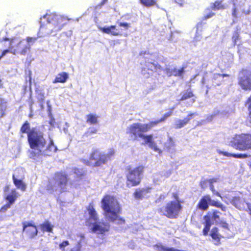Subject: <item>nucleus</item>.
Returning <instances> with one entry per match:
<instances>
[{"instance_id": "1", "label": "nucleus", "mask_w": 251, "mask_h": 251, "mask_svg": "<svg viewBox=\"0 0 251 251\" xmlns=\"http://www.w3.org/2000/svg\"><path fill=\"white\" fill-rule=\"evenodd\" d=\"M174 109V108H172L171 110ZM172 114V111H171L164 114L159 119L151 121L147 124L133 123L127 128L126 133L133 140H136L137 138L144 140L145 144H148L149 147L154 151L161 153L162 151L157 147L156 144L153 141V135L151 134H144V133L149 132L158 124L164 122Z\"/></svg>"}, {"instance_id": "2", "label": "nucleus", "mask_w": 251, "mask_h": 251, "mask_svg": "<svg viewBox=\"0 0 251 251\" xmlns=\"http://www.w3.org/2000/svg\"><path fill=\"white\" fill-rule=\"evenodd\" d=\"M30 126L28 121H25L20 128L22 133H27V141L32 151L29 152V157L36 159L43 154L42 150L45 147L47 142L43 133L36 128L30 129Z\"/></svg>"}, {"instance_id": "3", "label": "nucleus", "mask_w": 251, "mask_h": 251, "mask_svg": "<svg viewBox=\"0 0 251 251\" xmlns=\"http://www.w3.org/2000/svg\"><path fill=\"white\" fill-rule=\"evenodd\" d=\"M101 208L104 212V215L108 220L114 222L118 220L122 224L125 223V220L119 215L121 213V206L113 196L105 195L101 201Z\"/></svg>"}, {"instance_id": "4", "label": "nucleus", "mask_w": 251, "mask_h": 251, "mask_svg": "<svg viewBox=\"0 0 251 251\" xmlns=\"http://www.w3.org/2000/svg\"><path fill=\"white\" fill-rule=\"evenodd\" d=\"M144 170L145 167L142 165H138L134 168L130 165L128 166L126 168V186L130 188L139 185L143 178Z\"/></svg>"}, {"instance_id": "5", "label": "nucleus", "mask_w": 251, "mask_h": 251, "mask_svg": "<svg viewBox=\"0 0 251 251\" xmlns=\"http://www.w3.org/2000/svg\"><path fill=\"white\" fill-rule=\"evenodd\" d=\"M182 201H170L157 209L158 213L169 219H176L182 209Z\"/></svg>"}, {"instance_id": "6", "label": "nucleus", "mask_w": 251, "mask_h": 251, "mask_svg": "<svg viewBox=\"0 0 251 251\" xmlns=\"http://www.w3.org/2000/svg\"><path fill=\"white\" fill-rule=\"evenodd\" d=\"M52 179L54 184L50 181H49L48 184L46 187L47 191L50 193L57 190L56 187L60 189L61 193L66 191V186L68 182V176L63 171L56 172L54 174Z\"/></svg>"}, {"instance_id": "7", "label": "nucleus", "mask_w": 251, "mask_h": 251, "mask_svg": "<svg viewBox=\"0 0 251 251\" xmlns=\"http://www.w3.org/2000/svg\"><path fill=\"white\" fill-rule=\"evenodd\" d=\"M231 146L240 151L251 150V133L236 135L230 141Z\"/></svg>"}, {"instance_id": "8", "label": "nucleus", "mask_w": 251, "mask_h": 251, "mask_svg": "<svg viewBox=\"0 0 251 251\" xmlns=\"http://www.w3.org/2000/svg\"><path fill=\"white\" fill-rule=\"evenodd\" d=\"M209 205L220 208L223 211H226V207L219 201L212 200L208 195L203 196L199 201L197 205V208L202 211H206Z\"/></svg>"}, {"instance_id": "9", "label": "nucleus", "mask_w": 251, "mask_h": 251, "mask_svg": "<svg viewBox=\"0 0 251 251\" xmlns=\"http://www.w3.org/2000/svg\"><path fill=\"white\" fill-rule=\"evenodd\" d=\"M9 189V186L7 185L3 188V192L6 193L4 195V199L6 201V203L3 205L0 208V211L4 212L8 209L10 208L19 197L20 195L15 189H12L7 193Z\"/></svg>"}, {"instance_id": "10", "label": "nucleus", "mask_w": 251, "mask_h": 251, "mask_svg": "<svg viewBox=\"0 0 251 251\" xmlns=\"http://www.w3.org/2000/svg\"><path fill=\"white\" fill-rule=\"evenodd\" d=\"M238 84L245 91L251 90V71L243 69L239 72Z\"/></svg>"}, {"instance_id": "11", "label": "nucleus", "mask_w": 251, "mask_h": 251, "mask_svg": "<svg viewBox=\"0 0 251 251\" xmlns=\"http://www.w3.org/2000/svg\"><path fill=\"white\" fill-rule=\"evenodd\" d=\"M90 161H94L92 166L100 167L106 163V157L105 153L100 151L99 149H93L89 156Z\"/></svg>"}, {"instance_id": "12", "label": "nucleus", "mask_w": 251, "mask_h": 251, "mask_svg": "<svg viewBox=\"0 0 251 251\" xmlns=\"http://www.w3.org/2000/svg\"><path fill=\"white\" fill-rule=\"evenodd\" d=\"M23 224V231L29 239L35 238L38 234L37 226L31 222H25Z\"/></svg>"}, {"instance_id": "13", "label": "nucleus", "mask_w": 251, "mask_h": 251, "mask_svg": "<svg viewBox=\"0 0 251 251\" xmlns=\"http://www.w3.org/2000/svg\"><path fill=\"white\" fill-rule=\"evenodd\" d=\"M44 18H47L49 23L54 22L53 24L56 30H61L65 25L63 23L64 19L62 17L54 14H46L44 16Z\"/></svg>"}, {"instance_id": "14", "label": "nucleus", "mask_w": 251, "mask_h": 251, "mask_svg": "<svg viewBox=\"0 0 251 251\" xmlns=\"http://www.w3.org/2000/svg\"><path fill=\"white\" fill-rule=\"evenodd\" d=\"M161 66L158 64H154L151 62H147L144 67L142 68L141 72L143 75H148L152 74L157 70H161Z\"/></svg>"}, {"instance_id": "15", "label": "nucleus", "mask_w": 251, "mask_h": 251, "mask_svg": "<svg viewBox=\"0 0 251 251\" xmlns=\"http://www.w3.org/2000/svg\"><path fill=\"white\" fill-rule=\"evenodd\" d=\"M13 38H15V40L13 44L15 43L16 40V38L15 37ZM12 46H14L13 44H12ZM13 48L14 49L17 50V53H19L21 55H25L29 52L31 47L29 44H25L23 41H21L17 44L16 48H15L14 47H13Z\"/></svg>"}, {"instance_id": "16", "label": "nucleus", "mask_w": 251, "mask_h": 251, "mask_svg": "<svg viewBox=\"0 0 251 251\" xmlns=\"http://www.w3.org/2000/svg\"><path fill=\"white\" fill-rule=\"evenodd\" d=\"M109 225L105 223H95L91 228L93 232H98L99 233L103 234L109 230Z\"/></svg>"}, {"instance_id": "17", "label": "nucleus", "mask_w": 251, "mask_h": 251, "mask_svg": "<svg viewBox=\"0 0 251 251\" xmlns=\"http://www.w3.org/2000/svg\"><path fill=\"white\" fill-rule=\"evenodd\" d=\"M151 187H146L143 188H137L135 189L133 193L134 198L136 200H142L144 198L146 194L151 192Z\"/></svg>"}, {"instance_id": "18", "label": "nucleus", "mask_w": 251, "mask_h": 251, "mask_svg": "<svg viewBox=\"0 0 251 251\" xmlns=\"http://www.w3.org/2000/svg\"><path fill=\"white\" fill-rule=\"evenodd\" d=\"M196 115H197L196 113H191L188 114L184 119L177 120L175 124V128L176 129H179L183 127Z\"/></svg>"}, {"instance_id": "19", "label": "nucleus", "mask_w": 251, "mask_h": 251, "mask_svg": "<svg viewBox=\"0 0 251 251\" xmlns=\"http://www.w3.org/2000/svg\"><path fill=\"white\" fill-rule=\"evenodd\" d=\"M101 31L106 34L113 36L121 35L122 34V30L117 28L116 25H111L107 27H103L101 28Z\"/></svg>"}, {"instance_id": "20", "label": "nucleus", "mask_w": 251, "mask_h": 251, "mask_svg": "<svg viewBox=\"0 0 251 251\" xmlns=\"http://www.w3.org/2000/svg\"><path fill=\"white\" fill-rule=\"evenodd\" d=\"M189 99H192V103H194L196 101V97L191 88H189L182 92L181 93V97L179 100L184 101Z\"/></svg>"}, {"instance_id": "21", "label": "nucleus", "mask_w": 251, "mask_h": 251, "mask_svg": "<svg viewBox=\"0 0 251 251\" xmlns=\"http://www.w3.org/2000/svg\"><path fill=\"white\" fill-rule=\"evenodd\" d=\"M18 176L13 174L12 179L14 185L17 188L21 189L22 191H25L26 189V185L23 180L24 177H21L20 179H18Z\"/></svg>"}, {"instance_id": "22", "label": "nucleus", "mask_w": 251, "mask_h": 251, "mask_svg": "<svg viewBox=\"0 0 251 251\" xmlns=\"http://www.w3.org/2000/svg\"><path fill=\"white\" fill-rule=\"evenodd\" d=\"M210 236L215 241L214 244L216 246L220 245L221 243V238L223 236L219 233V229L217 227H214L211 229L210 233Z\"/></svg>"}, {"instance_id": "23", "label": "nucleus", "mask_w": 251, "mask_h": 251, "mask_svg": "<svg viewBox=\"0 0 251 251\" xmlns=\"http://www.w3.org/2000/svg\"><path fill=\"white\" fill-rule=\"evenodd\" d=\"M219 153L226 157H232L236 158H246L251 157L247 153H231L225 151H219Z\"/></svg>"}, {"instance_id": "24", "label": "nucleus", "mask_w": 251, "mask_h": 251, "mask_svg": "<svg viewBox=\"0 0 251 251\" xmlns=\"http://www.w3.org/2000/svg\"><path fill=\"white\" fill-rule=\"evenodd\" d=\"M57 151V147L54 145L52 139H50L49 144L45 150V154L50 156L52 153L56 152Z\"/></svg>"}, {"instance_id": "25", "label": "nucleus", "mask_w": 251, "mask_h": 251, "mask_svg": "<svg viewBox=\"0 0 251 251\" xmlns=\"http://www.w3.org/2000/svg\"><path fill=\"white\" fill-rule=\"evenodd\" d=\"M69 78V74L66 72L59 73L53 80V83H64Z\"/></svg>"}, {"instance_id": "26", "label": "nucleus", "mask_w": 251, "mask_h": 251, "mask_svg": "<svg viewBox=\"0 0 251 251\" xmlns=\"http://www.w3.org/2000/svg\"><path fill=\"white\" fill-rule=\"evenodd\" d=\"M203 219L204 220V222L203 223L204 226L202 230V233L204 235L206 236L208 234L212 223L210 217L209 216L205 215L203 217Z\"/></svg>"}, {"instance_id": "27", "label": "nucleus", "mask_w": 251, "mask_h": 251, "mask_svg": "<svg viewBox=\"0 0 251 251\" xmlns=\"http://www.w3.org/2000/svg\"><path fill=\"white\" fill-rule=\"evenodd\" d=\"M40 228L43 232H52L53 226L49 221H45L40 225Z\"/></svg>"}, {"instance_id": "28", "label": "nucleus", "mask_w": 251, "mask_h": 251, "mask_svg": "<svg viewBox=\"0 0 251 251\" xmlns=\"http://www.w3.org/2000/svg\"><path fill=\"white\" fill-rule=\"evenodd\" d=\"M153 248L157 251H186L179 250L174 248H169L164 246L162 243H158L153 245Z\"/></svg>"}, {"instance_id": "29", "label": "nucleus", "mask_w": 251, "mask_h": 251, "mask_svg": "<svg viewBox=\"0 0 251 251\" xmlns=\"http://www.w3.org/2000/svg\"><path fill=\"white\" fill-rule=\"evenodd\" d=\"M87 209L89 212L90 217L95 221H97L98 219L97 213L94 208L92 203H89L87 207Z\"/></svg>"}, {"instance_id": "30", "label": "nucleus", "mask_w": 251, "mask_h": 251, "mask_svg": "<svg viewBox=\"0 0 251 251\" xmlns=\"http://www.w3.org/2000/svg\"><path fill=\"white\" fill-rule=\"evenodd\" d=\"M86 122L90 125H96L98 123V116L89 114L86 116Z\"/></svg>"}, {"instance_id": "31", "label": "nucleus", "mask_w": 251, "mask_h": 251, "mask_svg": "<svg viewBox=\"0 0 251 251\" xmlns=\"http://www.w3.org/2000/svg\"><path fill=\"white\" fill-rule=\"evenodd\" d=\"M211 8L214 10H223L225 9V6L222 3V1L216 0L211 4Z\"/></svg>"}, {"instance_id": "32", "label": "nucleus", "mask_w": 251, "mask_h": 251, "mask_svg": "<svg viewBox=\"0 0 251 251\" xmlns=\"http://www.w3.org/2000/svg\"><path fill=\"white\" fill-rule=\"evenodd\" d=\"M229 75L227 74H215L214 75L212 80L213 82L215 83L216 85L219 86L221 84L223 80L216 81L217 79L219 78L222 77L223 78L224 77H228Z\"/></svg>"}, {"instance_id": "33", "label": "nucleus", "mask_w": 251, "mask_h": 251, "mask_svg": "<svg viewBox=\"0 0 251 251\" xmlns=\"http://www.w3.org/2000/svg\"><path fill=\"white\" fill-rule=\"evenodd\" d=\"M36 92L37 100L41 103V106L42 107L45 100L44 92L40 90H36Z\"/></svg>"}, {"instance_id": "34", "label": "nucleus", "mask_w": 251, "mask_h": 251, "mask_svg": "<svg viewBox=\"0 0 251 251\" xmlns=\"http://www.w3.org/2000/svg\"><path fill=\"white\" fill-rule=\"evenodd\" d=\"M185 67H182L179 69L176 68H173V76H182L185 72Z\"/></svg>"}, {"instance_id": "35", "label": "nucleus", "mask_w": 251, "mask_h": 251, "mask_svg": "<svg viewBox=\"0 0 251 251\" xmlns=\"http://www.w3.org/2000/svg\"><path fill=\"white\" fill-rule=\"evenodd\" d=\"M141 4L146 7H151L156 4V0H139Z\"/></svg>"}, {"instance_id": "36", "label": "nucleus", "mask_w": 251, "mask_h": 251, "mask_svg": "<svg viewBox=\"0 0 251 251\" xmlns=\"http://www.w3.org/2000/svg\"><path fill=\"white\" fill-rule=\"evenodd\" d=\"M97 131L98 130L96 128L90 127L88 129L87 131L85 132V133L83 134V136L86 137H88L93 134L97 133Z\"/></svg>"}, {"instance_id": "37", "label": "nucleus", "mask_w": 251, "mask_h": 251, "mask_svg": "<svg viewBox=\"0 0 251 251\" xmlns=\"http://www.w3.org/2000/svg\"><path fill=\"white\" fill-rule=\"evenodd\" d=\"M232 203L236 207L239 208L241 203V199L239 196H235L232 199Z\"/></svg>"}, {"instance_id": "38", "label": "nucleus", "mask_w": 251, "mask_h": 251, "mask_svg": "<svg viewBox=\"0 0 251 251\" xmlns=\"http://www.w3.org/2000/svg\"><path fill=\"white\" fill-rule=\"evenodd\" d=\"M167 146H165L166 150L169 151L172 147L175 146V142L173 138L171 137H169L167 140Z\"/></svg>"}, {"instance_id": "39", "label": "nucleus", "mask_w": 251, "mask_h": 251, "mask_svg": "<svg viewBox=\"0 0 251 251\" xmlns=\"http://www.w3.org/2000/svg\"><path fill=\"white\" fill-rule=\"evenodd\" d=\"M220 212L217 210H214L212 211V219L213 220L215 221H217L220 220Z\"/></svg>"}, {"instance_id": "40", "label": "nucleus", "mask_w": 251, "mask_h": 251, "mask_svg": "<svg viewBox=\"0 0 251 251\" xmlns=\"http://www.w3.org/2000/svg\"><path fill=\"white\" fill-rule=\"evenodd\" d=\"M210 189L212 192L213 195L217 196L220 198H222L221 194L217 191L214 188V185L213 184H209Z\"/></svg>"}, {"instance_id": "41", "label": "nucleus", "mask_w": 251, "mask_h": 251, "mask_svg": "<svg viewBox=\"0 0 251 251\" xmlns=\"http://www.w3.org/2000/svg\"><path fill=\"white\" fill-rule=\"evenodd\" d=\"M114 154L115 151L113 149H110L106 154H105V155H106V163L108 159L114 156Z\"/></svg>"}, {"instance_id": "42", "label": "nucleus", "mask_w": 251, "mask_h": 251, "mask_svg": "<svg viewBox=\"0 0 251 251\" xmlns=\"http://www.w3.org/2000/svg\"><path fill=\"white\" fill-rule=\"evenodd\" d=\"M69 245V242L67 240L63 241L59 245V248L62 250H65V248Z\"/></svg>"}, {"instance_id": "43", "label": "nucleus", "mask_w": 251, "mask_h": 251, "mask_svg": "<svg viewBox=\"0 0 251 251\" xmlns=\"http://www.w3.org/2000/svg\"><path fill=\"white\" fill-rule=\"evenodd\" d=\"M232 39L234 44H236L237 41L239 39V34L238 32H235L234 33Z\"/></svg>"}, {"instance_id": "44", "label": "nucleus", "mask_w": 251, "mask_h": 251, "mask_svg": "<svg viewBox=\"0 0 251 251\" xmlns=\"http://www.w3.org/2000/svg\"><path fill=\"white\" fill-rule=\"evenodd\" d=\"M164 72L166 74V75L169 77L173 76V69H171L170 68H166L164 70Z\"/></svg>"}, {"instance_id": "45", "label": "nucleus", "mask_w": 251, "mask_h": 251, "mask_svg": "<svg viewBox=\"0 0 251 251\" xmlns=\"http://www.w3.org/2000/svg\"><path fill=\"white\" fill-rule=\"evenodd\" d=\"M215 15V13L214 12H209V13L205 15L203 18H202V20H207L208 19H209L211 17H212L213 16H214Z\"/></svg>"}, {"instance_id": "46", "label": "nucleus", "mask_w": 251, "mask_h": 251, "mask_svg": "<svg viewBox=\"0 0 251 251\" xmlns=\"http://www.w3.org/2000/svg\"><path fill=\"white\" fill-rule=\"evenodd\" d=\"M172 198L175 200L173 201H181L179 200V194L177 192H173L172 193Z\"/></svg>"}, {"instance_id": "47", "label": "nucleus", "mask_w": 251, "mask_h": 251, "mask_svg": "<svg viewBox=\"0 0 251 251\" xmlns=\"http://www.w3.org/2000/svg\"><path fill=\"white\" fill-rule=\"evenodd\" d=\"M119 26L123 27L125 29H127L130 27V25L127 23H120Z\"/></svg>"}, {"instance_id": "48", "label": "nucleus", "mask_w": 251, "mask_h": 251, "mask_svg": "<svg viewBox=\"0 0 251 251\" xmlns=\"http://www.w3.org/2000/svg\"><path fill=\"white\" fill-rule=\"evenodd\" d=\"M208 183L207 179L202 180L200 182V185L202 188H205L207 186V183Z\"/></svg>"}, {"instance_id": "49", "label": "nucleus", "mask_w": 251, "mask_h": 251, "mask_svg": "<svg viewBox=\"0 0 251 251\" xmlns=\"http://www.w3.org/2000/svg\"><path fill=\"white\" fill-rule=\"evenodd\" d=\"M219 224L221 225V226L223 228L228 229V224L226 222L221 221Z\"/></svg>"}, {"instance_id": "50", "label": "nucleus", "mask_w": 251, "mask_h": 251, "mask_svg": "<svg viewBox=\"0 0 251 251\" xmlns=\"http://www.w3.org/2000/svg\"><path fill=\"white\" fill-rule=\"evenodd\" d=\"M36 40V38L27 37L26 38V40L27 42V44H29L30 42H34Z\"/></svg>"}, {"instance_id": "51", "label": "nucleus", "mask_w": 251, "mask_h": 251, "mask_svg": "<svg viewBox=\"0 0 251 251\" xmlns=\"http://www.w3.org/2000/svg\"><path fill=\"white\" fill-rule=\"evenodd\" d=\"M217 179H218L217 178L214 177V178H212L207 179V180H208V182L209 183V184H213V183L217 182Z\"/></svg>"}, {"instance_id": "52", "label": "nucleus", "mask_w": 251, "mask_h": 251, "mask_svg": "<svg viewBox=\"0 0 251 251\" xmlns=\"http://www.w3.org/2000/svg\"><path fill=\"white\" fill-rule=\"evenodd\" d=\"M237 8L236 7H234L233 9H232V16L235 17V18H236L237 17Z\"/></svg>"}, {"instance_id": "53", "label": "nucleus", "mask_w": 251, "mask_h": 251, "mask_svg": "<svg viewBox=\"0 0 251 251\" xmlns=\"http://www.w3.org/2000/svg\"><path fill=\"white\" fill-rule=\"evenodd\" d=\"M176 2L180 5H182L185 2V0H175Z\"/></svg>"}, {"instance_id": "54", "label": "nucleus", "mask_w": 251, "mask_h": 251, "mask_svg": "<svg viewBox=\"0 0 251 251\" xmlns=\"http://www.w3.org/2000/svg\"><path fill=\"white\" fill-rule=\"evenodd\" d=\"M70 251H81L80 247H78L77 248H73Z\"/></svg>"}, {"instance_id": "55", "label": "nucleus", "mask_w": 251, "mask_h": 251, "mask_svg": "<svg viewBox=\"0 0 251 251\" xmlns=\"http://www.w3.org/2000/svg\"><path fill=\"white\" fill-rule=\"evenodd\" d=\"M166 195H163V194H161L159 197V198L158 199L159 200H164L165 198H166Z\"/></svg>"}, {"instance_id": "56", "label": "nucleus", "mask_w": 251, "mask_h": 251, "mask_svg": "<svg viewBox=\"0 0 251 251\" xmlns=\"http://www.w3.org/2000/svg\"><path fill=\"white\" fill-rule=\"evenodd\" d=\"M108 0H102L100 3V6H102L106 3Z\"/></svg>"}, {"instance_id": "57", "label": "nucleus", "mask_w": 251, "mask_h": 251, "mask_svg": "<svg viewBox=\"0 0 251 251\" xmlns=\"http://www.w3.org/2000/svg\"><path fill=\"white\" fill-rule=\"evenodd\" d=\"M31 72H29V81L30 82H31Z\"/></svg>"}, {"instance_id": "58", "label": "nucleus", "mask_w": 251, "mask_h": 251, "mask_svg": "<svg viewBox=\"0 0 251 251\" xmlns=\"http://www.w3.org/2000/svg\"><path fill=\"white\" fill-rule=\"evenodd\" d=\"M2 83L1 80L0 79V88L2 87Z\"/></svg>"}, {"instance_id": "59", "label": "nucleus", "mask_w": 251, "mask_h": 251, "mask_svg": "<svg viewBox=\"0 0 251 251\" xmlns=\"http://www.w3.org/2000/svg\"><path fill=\"white\" fill-rule=\"evenodd\" d=\"M87 164L88 165H90V163L89 161H88L87 163Z\"/></svg>"}]
</instances>
